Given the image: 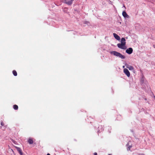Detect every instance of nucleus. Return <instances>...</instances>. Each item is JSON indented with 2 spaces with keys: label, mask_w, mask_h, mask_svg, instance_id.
Wrapping results in <instances>:
<instances>
[{
  "label": "nucleus",
  "mask_w": 155,
  "mask_h": 155,
  "mask_svg": "<svg viewBox=\"0 0 155 155\" xmlns=\"http://www.w3.org/2000/svg\"><path fill=\"white\" fill-rule=\"evenodd\" d=\"M74 0H64V3L68 5H71L73 3V2Z\"/></svg>",
  "instance_id": "nucleus-1"
},
{
  "label": "nucleus",
  "mask_w": 155,
  "mask_h": 155,
  "mask_svg": "<svg viewBox=\"0 0 155 155\" xmlns=\"http://www.w3.org/2000/svg\"><path fill=\"white\" fill-rule=\"evenodd\" d=\"M124 72L125 74L128 77H129L130 76V73L128 70L127 68H124Z\"/></svg>",
  "instance_id": "nucleus-2"
},
{
  "label": "nucleus",
  "mask_w": 155,
  "mask_h": 155,
  "mask_svg": "<svg viewBox=\"0 0 155 155\" xmlns=\"http://www.w3.org/2000/svg\"><path fill=\"white\" fill-rule=\"evenodd\" d=\"M117 45L118 47L120 48L124 49H126L125 45H124V44L119 43L117 44Z\"/></svg>",
  "instance_id": "nucleus-3"
},
{
  "label": "nucleus",
  "mask_w": 155,
  "mask_h": 155,
  "mask_svg": "<svg viewBox=\"0 0 155 155\" xmlns=\"http://www.w3.org/2000/svg\"><path fill=\"white\" fill-rule=\"evenodd\" d=\"M133 51V50L132 48H129L127 49L126 51V52L128 54H131Z\"/></svg>",
  "instance_id": "nucleus-4"
},
{
  "label": "nucleus",
  "mask_w": 155,
  "mask_h": 155,
  "mask_svg": "<svg viewBox=\"0 0 155 155\" xmlns=\"http://www.w3.org/2000/svg\"><path fill=\"white\" fill-rule=\"evenodd\" d=\"M127 150H130V148L132 147V144L130 142H129L127 144Z\"/></svg>",
  "instance_id": "nucleus-5"
},
{
  "label": "nucleus",
  "mask_w": 155,
  "mask_h": 155,
  "mask_svg": "<svg viewBox=\"0 0 155 155\" xmlns=\"http://www.w3.org/2000/svg\"><path fill=\"white\" fill-rule=\"evenodd\" d=\"M117 56L119 57L122 59H124L125 58V57L124 55L117 52Z\"/></svg>",
  "instance_id": "nucleus-6"
},
{
  "label": "nucleus",
  "mask_w": 155,
  "mask_h": 155,
  "mask_svg": "<svg viewBox=\"0 0 155 155\" xmlns=\"http://www.w3.org/2000/svg\"><path fill=\"white\" fill-rule=\"evenodd\" d=\"M122 15L124 18H129V16L127 14L126 12L125 11H124L123 12Z\"/></svg>",
  "instance_id": "nucleus-7"
},
{
  "label": "nucleus",
  "mask_w": 155,
  "mask_h": 155,
  "mask_svg": "<svg viewBox=\"0 0 155 155\" xmlns=\"http://www.w3.org/2000/svg\"><path fill=\"white\" fill-rule=\"evenodd\" d=\"M15 147L16 149L17 150V151L19 152V153L21 155H22V150H21V149L20 148H19V147Z\"/></svg>",
  "instance_id": "nucleus-8"
},
{
  "label": "nucleus",
  "mask_w": 155,
  "mask_h": 155,
  "mask_svg": "<svg viewBox=\"0 0 155 155\" xmlns=\"http://www.w3.org/2000/svg\"><path fill=\"white\" fill-rule=\"evenodd\" d=\"M28 142L30 144H33V139L31 138H29L28 140Z\"/></svg>",
  "instance_id": "nucleus-9"
},
{
  "label": "nucleus",
  "mask_w": 155,
  "mask_h": 155,
  "mask_svg": "<svg viewBox=\"0 0 155 155\" xmlns=\"http://www.w3.org/2000/svg\"><path fill=\"white\" fill-rule=\"evenodd\" d=\"M125 39L124 38H123L121 39V43L124 44V45H125L126 44V42H125Z\"/></svg>",
  "instance_id": "nucleus-10"
},
{
  "label": "nucleus",
  "mask_w": 155,
  "mask_h": 155,
  "mask_svg": "<svg viewBox=\"0 0 155 155\" xmlns=\"http://www.w3.org/2000/svg\"><path fill=\"white\" fill-rule=\"evenodd\" d=\"M126 68L130 70H133L134 69L133 67L129 65H127L126 66Z\"/></svg>",
  "instance_id": "nucleus-11"
},
{
  "label": "nucleus",
  "mask_w": 155,
  "mask_h": 155,
  "mask_svg": "<svg viewBox=\"0 0 155 155\" xmlns=\"http://www.w3.org/2000/svg\"><path fill=\"white\" fill-rule=\"evenodd\" d=\"M12 73H13V75L15 76H17V72L16 71L14 70H13V71H12Z\"/></svg>",
  "instance_id": "nucleus-12"
},
{
  "label": "nucleus",
  "mask_w": 155,
  "mask_h": 155,
  "mask_svg": "<svg viewBox=\"0 0 155 155\" xmlns=\"http://www.w3.org/2000/svg\"><path fill=\"white\" fill-rule=\"evenodd\" d=\"M13 107V108L15 110H17L18 109V107L17 105L16 104L14 105Z\"/></svg>",
  "instance_id": "nucleus-13"
},
{
  "label": "nucleus",
  "mask_w": 155,
  "mask_h": 155,
  "mask_svg": "<svg viewBox=\"0 0 155 155\" xmlns=\"http://www.w3.org/2000/svg\"><path fill=\"white\" fill-rule=\"evenodd\" d=\"M110 53L111 54H113L114 55L116 56V51H111Z\"/></svg>",
  "instance_id": "nucleus-14"
},
{
  "label": "nucleus",
  "mask_w": 155,
  "mask_h": 155,
  "mask_svg": "<svg viewBox=\"0 0 155 155\" xmlns=\"http://www.w3.org/2000/svg\"><path fill=\"white\" fill-rule=\"evenodd\" d=\"M120 37L118 35H117V40H120Z\"/></svg>",
  "instance_id": "nucleus-15"
},
{
  "label": "nucleus",
  "mask_w": 155,
  "mask_h": 155,
  "mask_svg": "<svg viewBox=\"0 0 155 155\" xmlns=\"http://www.w3.org/2000/svg\"><path fill=\"white\" fill-rule=\"evenodd\" d=\"M113 35L115 38L116 39V33H114L113 34Z\"/></svg>",
  "instance_id": "nucleus-16"
},
{
  "label": "nucleus",
  "mask_w": 155,
  "mask_h": 155,
  "mask_svg": "<svg viewBox=\"0 0 155 155\" xmlns=\"http://www.w3.org/2000/svg\"><path fill=\"white\" fill-rule=\"evenodd\" d=\"M1 125L2 126H3L4 125V123L2 122L1 123Z\"/></svg>",
  "instance_id": "nucleus-17"
},
{
  "label": "nucleus",
  "mask_w": 155,
  "mask_h": 155,
  "mask_svg": "<svg viewBox=\"0 0 155 155\" xmlns=\"http://www.w3.org/2000/svg\"><path fill=\"white\" fill-rule=\"evenodd\" d=\"M94 155H97V153L96 152H95L94 153Z\"/></svg>",
  "instance_id": "nucleus-18"
},
{
  "label": "nucleus",
  "mask_w": 155,
  "mask_h": 155,
  "mask_svg": "<svg viewBox=\"0 0 155 155\" xmlns=\"http://www.w3.org/2000/svg\"><path fill=\"white\" fill-rule=\"evenodd\" d=\"M47 155H51L49 153H48Z\"/></svg>",
  "instance_id": "nucleus-19"
},
{
  "label": "nucleus",
  "mask_w": 155,
  "mask_h": 155,
  "mask_svg": "<svg viewBox=\"0 0 155 155\" xmlns=\"http://www.w3.org/2000/svg\"><path fill=\"white\" fill-rule=\"evenodd\" d=\"M108 155H111V154H109Z\"/></svg>",
  "instance_id": "nucleus-20"
}]
</instances>
